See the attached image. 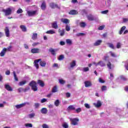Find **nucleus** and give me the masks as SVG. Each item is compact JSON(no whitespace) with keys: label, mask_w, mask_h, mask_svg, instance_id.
I'll use <instances>...</instances> for the list:
<instances>
[{"label":"nucleus","mask_w":128,"mask_h":128,"mask_svg":"<svg viewBox=\"0 0 128 128\" xmlns=\"http://www.w3.org/2000/svg\"><path fill=\"white\" fill-rule=\"evenodd\" d=\"M26 106V103H23L20 104H17L16 106V108H24Z\"/></svg>","instance_id":"obj_20"},{"label":"nucleus","mask_w":128,"mask_h":128,"mask_svg":"<svg viewBox=\"0 0 128 128\" xmlns=\"http://www.w3.org/2000/svg\"><path fill=\"white\" fill-rule=\"evenodd\" d=\"M68 14L72 16H76L78 14V12L76 10H72L69 12Z\"/></svg>","instance_id":"obj_6"},{"label":"nucleus","mask_w":128,"mask_h":128,"mask_svg":"<svg viewBox=\"0 0 128 128\" xmlns=\"http://www.w3.org/2000/svg\"><path fill=\"white\" fill-rule=\"evenodd\" d=\"M70 120L73 126H78V122L80 120L78 118H70Z\"/></svg>","instance_id":"obj_4"},{"label":"nucleus","mask_w":128,"mask_h":128,"mask_svg":"<svg viewBox=\"0 0 128 128\" xmlns=\"http://www.w3.org/2000/svg\"><path fill=\"white\" fill-rule=\"evenodd\" d=\"M76 110V107L73 105H70L68 106V110Z\"/></svg>","instance_id":"obj_24"},{"label":"nucleus","mask_w":128,"mask_h":128,"mask_svg":"<svg viewBox=\"0 0 128 128\" xmlns=\"http://www.w3.org/2000/svg\"><path fill=\"white\" fill-rule=\"evenodd\" d=\"M40 103H38V102L34 103V106L35 108H40Z\"/></svg>","instance_id":"obj_40"},{"label":"nucleus","mask_w":128,"mask_h":128,"mask_svg":"<svg viewBox=\"0 0 128 128\" xmlns=\"http://www.w3.org/2000/svg\"><path fill=\"white\" fill-rule=\"evenodd\" d=\"M25 126H26V128H32V124L28 123L25 124Z\"/></svg>","instance_id":"obj_42"},{"label":"nucleus","mask_w":128,"mask_h":128,"mask_svg":"<svg viewBox=\"0 0 128 128\" xmlns=\"http://www.w3.org/2000/svg\"><path fill=\"white\" fill-rule=\"evenodd\" d=\"M50 6L52 8H58V4L54 2H52L50 4Z\"/></svg>","instance_id":"obj_19"},{"label":"nucleus","mask_w":128,"mask_h":128,"mask_svg":"<svg viewBox=\"0 0 128 128\" xmlns=\"http://www.w3.org/2000/svg\"><path fill=\"white\" fill-rule=\"evenodd\" d=\"M80 26V28H84L86 26V22H80L79 24Z\"/></svg>","instance_id":"obj_22"},{"label":"nucleus","mask_w":128,"mask_h":128,"mask_svg":"<svg viewBox=\"0 0 128 128\" xmlns=\"http://www.w3.org/2000/svg\"><path fill=\"white\" fill-rule=\"evenodd\" d=\"M126 26H122L119 32V34H122V32H124V30H126Z\"/></svg>","instance_id":"obj_21"},{"label":"nucleus","mask_w":128,"mask_h":128,"mask_svg":"<svg viewBox=\"0 0 128 128\" xmlns=\"http://www.w3.org/2000/svg\"><path fill=\"white\" fill-rule=\"evenodd\" d=\"M110 53L111 56H112L113 58H116V54H114V53L112 52H110Z\"/></svg>","instance_id":"obj_59"},{"label":"nucleus","mask_w":128,"mask_h":128,"mask_svg":"<svg viewBox=\"0 0 128 128\" xmlns=\"http://www.w3.org/2000/svg\"><path fill=\"white\" fill-rule=\"evenodd\" d=\"M52 28H54L55 30H56L58 28V22L56 21L54 22L52 24Z\"/></svg>","instance_id":"obj_10"},{"label":"nucleus","mask_w":128,"mask_h":128,"mask_svg":"<svg viewBox=\"0 0 128 128\" xmlns=\"http://www.w3.org/2000/svg\"><path fill=\"white\" fill-rule=\"evenodd\" d=\"M66 42L67 44H68V46H72V40H70V39H66Z\"/></svg>","instance_id":"obj_30"},{"label":"nucleus","mask_w":128,"mask_h":128,"mask_svg":"<svg viewBox=\"0 0 128 128\" xmlns=\"http://www.w3.org/2000/svg\"><path fill=\"white\" fill-rule=\"evenodd\" d=\"M60 46H64V44H66V42L64 41H60Z\"/></svg>","instance_id":"obj_61"},{"label":"nucleus","mask_w":128,"mask_h":128,"mask_svg":"<svg viewBox=\"0 0 128 128\" xmlns=\"http://www.w3.org/2000/svg\"><path fill=\"white\" fill-rule=\"evenodd\" d=\"M101 90H102V92H104V90H106V86H102Z\"/></svg>","instance_id":"obj_47"},{"label":"nucleus","mask_w":128,"mask_h":128,"mask_svg":"<svg viewBox=\"0 0 128 128\" xmlns=\"http://www.w3.org/2000/svg\"><path fill=\"white\" fill-rule=\"evenodd\" d=\"M4 87L6 90L8 92H12V88L9 84H5Z\"/></svg>","instance_id":"obj_16"},{"label":"nucleus","mask_w":128,"mask_h":128,"mask_svg":"<svg viewBox=\"0 0 128 128\" xmlns=\"http://www.w3.org/2000/svg\"><path fill=\"white\" fill-rule=\"evenodd\" d=\"M20 28H21L22 32H26V27L24 25L20 26Z\"/></svg>","instance_id":"obj_27"},{"label":"nucleus","mask_w":128,"mask_h":128,"mask_svg":"<svg viewBox=\"0 0 128 128\" xmlns=\"http://www.w3.org/2000/svg\"><path fill=\"white\" fill-rule=\"evenodd\" d=\"M28 116L30 118H34V116H36V114L32 113L31 114H29L28 115Z\"/></svg>","instance_id":"obj_35"},{"label":"nucleus","mask_w":128,"mask_h":128,"mask_svg":"<svg viewBox=\"0 0 128 128\" xmlns=\"http://www.w3.org/2000/svg\"><path fill=\"white\" fill-rule=\"evenodd\" d=\"M40 112L41 114H48V108H44L40 110Z\"/></svg>","instance_id":"obj_11"},{"label":"nucleus","mask_w":128,"mask_h":128,"mask_svg":"<svg viewBox=\"0 0 128 128\" xmlns=\"http://www.w3.org/2000/svg\"><path fill=\"white\" fill-rule=\"evenodd\" d=\"M38 44H40V42H34L32 44V46H38Z\"/></svg>","instance_id":"obj_55"},{"label":"nucleus","mask_w":128,"mask_h":128,"mask_svg":"<svg viewBox=\"0 0 128 128\" xmlns=\"http://www.w3.org/2000/svg\"><path fill=\"white\" fill-rule=\"evenodd\" d=\"M116 48H120V42L117 43Z\"/></svg>","instance_id":"obj_60"},{"label":"nucleus","mask_w":128,"mask_h":128,"mask_svg":"<svg viewBox=\"0 0 128 128\" xmlns=\"http://www.w3.org/2000/svg\"><path fill=\"white\" fill-rule=\"evenodd\" d=\"M76 112L77 114H78L79 112H82V108H79L76 110Z\"/></svg>","instance_id":"obj_48"},{"label":"nucleus","mask_w":128,"mask_h":128,"mask_svg":"<svg viewBox=\"0 0 128 128\" xmlns=\"http://www.w3.org/2000/svg\"><path fill=\"white\" fill-rule=\"evenodd\" d=\"M16 12L18 14H22V12H23L22 10V8H20L18 9Z\"/></svg>","instance_id":"obj_46"},{"label":"nucleus","mask_w":128,"mask_h":128,"mask_svg":"<svg viewBox=\"0 0 128 128\" xmlns=\"http://www.w3.org/2000/svg\"><path fill=\"white\" fill-rule=\"evenodd\" d=\"M46 34H56V32H54V30H48L46 32Z\"/></svg>","instance_id":"obj_31"},{"label":"nucleus","mask_w":128,"mask_h":128,"mask_svg":"<svg viewBox=\"0 0 128 128\" xmlns=\"http://www.w3.org/2000/svg\"><path fill=\"white\" fill-rule=\"evenodd\" d=\"M104 28V26H100L98 27V30H102Z\"/></svg>","instance_id":"obj_50"},{"label":"nucleus","mask_w":128,"mask_h":128,"mask_svg":"<svg viewBox=\"0 0 128 128\" xmlns=\"http://www.w3.org/2000/svg\"><path fill=\"white\" fill-rule=\"evenodd\" d=\"M65 28L66 32H70V26L68 24H66Z\"/></svg>","instance_id":"obj_34"},{"label":"nucleus","mask_w":128,"mask_h":128,"mask_svg":"<svg viewBox=\"0 0 128 128\" xmlns=\"http://www.w3.org/2000/svg\"><path fill=\"white\" fill-rule=\"evenodd\" d=\"M87 18L88 20H90V22L92 20H96V18L92 14H88V16H87Z\"/></svg>","instance_id":"obj_9"},{"label":"nucleus","mask_w":128,"mask_h":128,"mask_svg":"<svg viewBox=\"0 0 128 128\" xmlns=\"http://www.w3.org/2000/svg\"><path fill=\"white\" fill-rule=\"evenodd\" d=\"M84 86L86 88H90V86H92V82L90 81H85Z\"/></svg>","instance_id":"obj_15"},{"label":"nucleus","mask_w":128,"mask_h":128,"mask_svg":"<svg viewBox=\"0 0 128 128\" xmlns=\"http://www.w3.org/2000/svg\"><path fill=\"white\" fill-rule=\"evenodd\" d=\"M107 44L109 48H112V50H114V44L112 43H107Z\"/></svg>","instance_id":"obj_33"},{"label":"nucleus","mask_w":128,"mask_h":128,"mask_svg":"<svg viewBox=\"0 0 128 128\" xmlns=\"http://www.w3.org/2000/svg\"><path fill=\"white\" fill-rule=\"evenodd\" d=\"M102 42V40H98L94 44V46H100Z\"/></svg>","instance_id":"obj_14"},{"label":"nucleus","mask_w":128,"mask_h":128,"mask_svg":"<svg viewBox=\"0 0 128 128\" xmlns=\"http://www.w3.org/2000/svg\"><path fill=\"white\" fill-rule=\"evenodd\" d=\"M64 58V55H60L58 58V60H62Z\"/></svg>","instance_id":"obj_44"},{"label":"nucleus","mask_w":128,"mask_h":128,"mask_svg":"<svg viewBox=\"0 0 128 128\" xmlns=\"http://www.w3.org/2000/svg\"><path fill=\"white\" fill-rule=\"evenodd\" d=\"M49 52H51L52 56H56V50L54 49H52V48H51L49 50Z\"/></svg>","instance_id":"obj_23"},{"label":"nucleus","mask_w":128,"mask_h":128,"mask_svg":"<svg viewBox=\"0 0 128 128\" xmlns=\"http://www.w3.org/2000/svg\"><path fill=\"white\" fill-rule=\"evenodd\" d=\"M88 70L89 68H88V67L84 68V72H88Z\"/></svg>","instance_id":"obj_62"},{"label":"nucleus","mask_w":128,"mask_h":128,"mask_svg":"<svg viewBox=\"0 0 128 128\" xmlns=\"http://www.w3.org/2000/svg\"><path fill=\"white\" fill-rule=\"evenodd\" d=\"M61 22L63 24H70V20L68 18H62Z\"/></svg>","instance_id":"obj_13"},{"label":"nucleus","mask_w":128,"mask_h":128,"mask_svg":"<svg viewBox=\"0 0 128 128\" xmlns=\"http://www.w3.org/2000/svg\"><path fill=\"white\" fill-rule=\"evenodd\" d=\"M58 32L60 33V36H64V30H60V29H59Z\"/></svg>","instance_id":"obj_29"},{"label":"nucleus","mask_w":128,"mask_h":128,"mask_svg":"<svg viewBox=\"0 0 128 128\" xmlns=\"http://www.w3.org/2000/svg\"><path fill=\"white\" fill-rule=\"evenodd\" d=\"M30 86L31 87L32 90L34 92H36L38 90V83L34 80H32L29 84Z\"/></svg>","instance_id":"obj_2"},{"label":"nucleus","mask_w":128,"mask_h":128,"mask_svg":"<svg viewBox=\"0 0 128 128\" xmlns=\"http://www.w3.org/2000/svg\"><path fill=\"white\" fill-rule=\"evenodd\" d=\"M62 127L64 128H68V125L67 124L64 123L62 124Z\"/></svg>","instance_id":"obj_53"},{"label":"nucleus","mask_w":128,"mask_h":128,"mask_svg":"<svg viewBox=\"0 0 128 128\" xmlns=\"http://www.w3.org/2000/svg\"><path fill=\"white\" fill-rule=\"evenodd\" d=\"M128 22V18H123V22Z\"/></svg>","instance_id":"obj_64"},{"label":"nucleus","mask_w":128,"mask_h":128,"mask_svg":"<svg viewBox=\"0 0 128 128\" xmlns=\"http://www.w3.org/2000/svg\"><path fill=\"white\" fill-rule=\"evenodd\" d=\"M5 34L7 38H9L10 36V29L8 27L6 26L4 29Z\"/></svg>","instance_id":"obj_7"},{"label":"nucleus","mask_w":128,"mask_h":128,"mask_svg":"<svg viewBox=\"0 0 128 128\" xmlns=\"http://www.w3.org/2000/svg\"><path fill=\"white\" fill-rule=\"evenodd\" d=\"M76 61L74 60L70 64V66L71 68H74V66H76Z\"/></svg>","instance_id":"obj_43"},{"label":"nucleus","mask_w":128,"mask_h":128,"mask_svg":"<svg viewBox=\"0 0 128 128\" xmlns=\"http://www.w3.org/2000/svg\"><path fill=\"white\" fill-rule=\"evenodd\" d=\"M26 84V81L24 80V81L20 82H19V85L20 86H24V85Z\"/></svg>","instance_id":"obj_39"},{"label":"nucleus","mask_w":128,"mask_h":128,"mask_svg":"<svg viewBox=\"0 0 128 128\" xmlns=\"http://www.w3.org/2000/svg\"><path fill=\"white\" fill-rule=\"evenodd\" d=\"M59 82L60 84H66V81L62 79H59Z\"/></svg>","instance_id":"obj_38"},{"label":"nucleus","mask_w":128,"mask_h":128,"mask_svg":"<svg viewBox=\"0 0 128 128\" xmlns=\"http://www.w3.org/2000/svg\"><path fill=\"white\" fill-rule=\"evenodd\" d=\"M38 38V34L34 33L33 35L32 36V40H36Z\"/></svg>","instance_id":"obj_28"},{"label":"nucleus","mask_w":128,"mask_h":128,"mask_svg":"<svg viewBox=\"0 0 128 128\" xmlns=\"http://www.w3.org/2000/svg\"><path fill=\"white\" fill-rule=\"evenodd\" d=\"M98 62V66H101L102 68L104 66H106V63H104V61L100 60Z\"/></svg>","instance_id":"obj_26"},{"label":"nucleus","mask_w":128,"mask_h":128,"mask_svg":"<svg viewBox=\"0 0 128 128\" xmlns=\"http://www.w3.org/2000/svg\"><path fill=\"white\" fill-rule=\"evenodd\" d=\"M107 66L109 70H112V63H110V62H108V64H107Z\"/></svg>","instance_id":"obj_41"},{"label":"nucleus","mask_w":128,"mask_h":128,"mask_svg":"<svg viewBox=\"0 0 128 128\" xmlns=\"http://www.w3.org/2000/svg\"><path fill=\"white\" fill-rule=\"evenodd\" d=\"M37 84H39V86H41V88H44V81L41 80H38Z\"/></svg>","instance_id":"obj_8"},{"label":"nucleus","mask_w":128,"mask_h":128,"mask_svg":"<svg viewBox=\"0 0 128 128\" xmlns=\"http://www.w3.org/2000/svg\"><path fill=\"white\" fill-rule=\"evenodd\" d=\"M84 106L85 108H90V106L88 104H84Z\"/></svg>","instance_id":"obj_52"},{"label":"nucleus","mask_w":128,"mask_h":128,"mask_svg":"<svg viewBox=\"0 0 128 128\" xmlns=\"http://www.w3.org/2000/svg\"><path fill=\"white\" fill-rule=\"evenodd\" d=\"M98 80L100 84H104L106 82V81L102 79V78H99Z\"/></svg>","instance_id":"obj_49"},{"label":"nucleus","mask_w":128,"mask_h":128,"mask_svg":"<svg viewBox=\"0 0 128 128\" xmlns=\"http://www.w3.org/2000/svg\"><path fill=\"white\" fill-rule=\"evenodd\" d=\"M30 87H28V86L26 87L24 89L23 88V92H28V90H30Z\"/></svg>","instance_id":"obj_45"},{"label":"nucleus","mask_w":128,"mask_h":128,"mask_svg":"<svg viewBox=\"0 0 128 128\" xmlns=\"http://www.w3.org/2000/svg\"><path fill=\"white\" fill-rule=\"evenodd\" d=\"M94 106H96V108H100V106H102V102L98 101L96 104H94Z\"/></svg>","instance_id":"obj_25"},{"label":"nucleus","mask_w":128,"mask_h":128,"mask_svg":"<svg viewBox=\"0 0 128 128\" xmlns=\"http://www.w3.org/2000/svg\"><path fill=\"white\" fill-rule=\"evenodd\" d=\"M2 12H4L5 16H10V14H12V8H8L6 9H2Z\"/></svg>","instance_id":"obj_3"},{"label":"nucleus","mask_w":128,"mask_h":128,"mask_svg":"<svg viewBox=\"0 0 128 128\" xmlns=\"http://www.w3.org/2000/svg\"><path fill=\"white\" fill-rule=\"evenodd\" d=\"M13 74L14 76V80H15L16 82H18V78L16 76V72H13Z\"/></svg>","instance_id":"obj_32"},{"label":"nucleus","mask_w":128,"mask_h":128,"mask_svg":"<svg viewBox=\"0 0 128 128\" xmlns=\"http://www.w3.org/2000/svg\"><path fill=\"white\" fill-rule=\"evenodd\" d=\"M6 48H4L2 51L0 53V56H4V54H6Z\"/></svg>","instance_id":"obj_17"},{"label":"nucleus","mask_w":128,"mask_h":128,"mask_svg":"<svg viewBox=\"0 0 128 128\" xmlns=\"http://www.w3.org/2000/svg\"><path fill=\"white\" fill-rule=\"evenodd\" d=\"M38 62H40V65L42 68H44L46 65V62L45 60H42V59L36 60L34 61V66H36L37 70H38L40 66H38Z\"/></svg>","instance_id":"obj_1"},{"label":"nucleus","mask_w":128,"mask_h":128,"mask_svg":"<svg viewBox=\"0 0 128 128\" xmlns=\"http://www.w3.org/2000/svg\"><path fill=\"white\" fill-rule=\"evenodd\" d=\"M66 98H70V92L66 93Z\"/></svg>","instance_id":"obj_63"},{"label":"nucleus","mask_w":128,"mask_h":128,"mask_svg":"<svg viewBox=\"0 0 128 128\" xmlns=\"http://www.w3.org/2000/svg\"><path fill=\"white\" fill-rule=\"evenodd\" d=\"M12 46H10L7 48L6 50H8V52H10V50H12Z\"/></svg>","instance_id":"obj_54"},{"label":"nucleus","mask_w":128,"mask_h":128,"mask_svg":"<svg viewBox=\"0 0 128 128\" xmlns=\"http://www.w3.org/2000/svg\"><path fill=\"white\" fill-rule=\"evenodd\" d=\"M42 128H48V126L46 125V124H43L42 125Z\"/></svg>","instance_id":"obj_56"},{"label":"nucleus","mask_w":128,"mask_h":128,"mask_svg":"<svg viewBox=\"0 0 128 128\" xmlns=\"http://www.w3.org/2000/svg\"><path fill=\"white\" fill-rule=\"evenodd\" d=\"M58 92V88L56 86H54L52 89V92Z\"/></svg>","instance_id":"obj_37"},{"label":"nucleus","mask_w":128,"mask_h":128,"mask_svg":"<svg viewBox=\"0 0 128 128\" xmlns=\"http://www.w3.org/2000/svg\"><path fill=\"white\" fill-rule=\"evenodd\" d=\"M46 102V98H42V100H41V103L42 104H44V102Z\"/></svg>","instance_id":"obj_57"},{"label":"nucleus","mask_w":128,"mask_h":128,"mask_svg":"<svg viewBox=\"0 0 128 128\" xmlns=\"http://www.w3.org/2000/svg\"><path fill=\"white\" fill-rule=\"evenodd\" d=\"M38 12V10H33V11H30V10H28L27 11V14L28 16H36V14Z\"/></svg>","instance_id":"obj_5"},{"label":"nucleus","mask_w":128,"mask_h":128,"mask_svg":"<svg viewBox=\"0 0 128 128\" xmlns=\"http://www.w3.org/2000/svg\"><path fill=\"white\" fill-rule=\"evenodd\" d=\"M54 106H60V100H57L54 102Z\"/></svg>","instance_id":"obj_36"},{"label":"nucleus","mask_w":128,"mask_h":128,"mask_svg":"<svg viewBox=\"0 0 128 128\" xmlns=\"http://www.w3.org/2000/svg\"><path fill=\"white\" fill-rule=\"evenodd\" d=\"M108 12V10H105L102 11L101 12V14H106Z\"/></svg>","instance_id":"obj_51"},{"label":"nucleus","mask_w":128,"mask_h":128,"mask_svg":"<svg viewBox=\"0 0 128 128\" xmlns=\"http://www.w3.org/2000/svg\"><path fill=\"white\" fill-rule=\"evenodd\" d=\"M41 8L42 10H44L46 8V2L44 1L41 5Z\"/></svg>","instance_id":"obj_18"},{"label":"nucleus","mask_w":128,"mask_h":128,"mask_svg":"<svg viewBox=\"0 0 128 128\" xmlns=\"http://www.w3.org/2000/svg\"><path fill=\"white\" fill-rule=\"evenodd\" d=\"M18 92H24V88H20L18 89Z\"/></svg>","instance_id":"obj_58"},{"label":"nucleus","mask_w":128,"mask_h":128,"mask_svg":"<svg viewBox=\"0 0 128 128\" xmlns=\"http://www.w3.org/2000/svg\"><path fill=\"white\" fill-rule=\"evenodd\" d=\"M32 54H39L40 50L38 48H34L31 49Z\"/></svg>","instance_id":"obj_12"}]
</instances>
